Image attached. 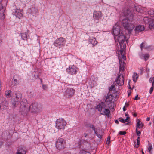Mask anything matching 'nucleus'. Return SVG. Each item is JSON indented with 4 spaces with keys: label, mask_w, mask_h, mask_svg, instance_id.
Here are the masks:
<instances>
[{
    "label": "nucleus",
    "mask_w": 154,
    "mask_h": 154,
    "mask_svg": "<svg viewBox=\"0 0 154 154\" xmlns=\"http://www.w3.org/2000/svg\"><path fill=\"white\" fill-rule=\"evenodd\" d=\"M125 37L124 35L121 34L118 36L117 38L120 47L121 49L119 52L121 55V58L125 60L126 59V57L125 55V48L126 47V44L125 43Z\"/></svg>",
    "instance_id": "obj_1"
},
{
    "label": "nucleus",
    "mask_w": 154,
    "mask_h": 154,
    "mask_svg": "<svg viewBox=\"0 0 154 154\" xmlns=\"http://www.w3.org/2000/svg\"><path fill=\"white\" fill-rule=\"evenodd\" d=\"M42 106L41 104L34 103L30 106L29 110L31 112L37 114L42 111Z\"/></svg>",
    "instance_id": "obj_2"
},
{
    "label": "nucleus",
    "mask_w": 154,
    "mask_h": 154,
    "mask_svg": "<svg viewBox=\"0 0 154 154\" xmlns=\"http://www.w3.org/2000/svg\"><path fill=\"white\" fill-rule=\"evenodd\" d=\"M122 23L125 29H127L128 32H130L133 30L134 27V24L132 23L129 24L127 19L124 18L122 20Z\"/></svg>",
    "instance_id": "obj_3"
},
{
    "label": "nucleus",
    "mask_w": 154,
    "mask_h": 154,
    "mask_svg": "<svg viewBox=\"0 0 154 154\" xmlns=\"http://www.w3.org/2000/svg\"><path fill=\"white\" fill-rule=\"evenodd\" d=\"M66 125V122L63 119H58L56 121V127L59 129L64 130Z\"/></svg>",
    "instance_id": "obj_4"
},
{
    "label": "nucleus",
    "mask_w": 154,
    "mask_h": 154,
    "mask_svg": "<svg viewBox=\"0 0 154 154\" xmlns=\"http://www.w3.org/2000/svg\"><path fill=\"white\" fill-rule=\"evenodd\" d=\"M66 144L65 140L62 138L57 139L55 143L56 147L59 150L63 149L65 147Z\"/></svg>",
    "instance_id": "obj_5"
},
{
    "label": "nucleus",
    "mask_w": 154,
    "mask_h": 154,
    "mask_svg": "<svg viewBox=\"0 0 154 154\" xmlns=\"http://www.w3.org/2000/svg\"><path fill=\"white\" fill-rule=\"evenodd\" d=\"M112 96L111 95H108L105 100V102L106 105L110 108L113 109L116 106V105L113 101H112Z\"/></svg>",
    "instance_id": "obj_6"
},
{
    "label": "nucleus",
    "mask_w": 154,
    "mask_h": 154,
    "mask_svg": "<svg viewBox=\"0 0 154 154\" xmlns=\"http://www.w3.org/2000/svg\"><path fill=\"white\" fill-rule=\"evenodd\" d=\"M66 40L64 38L60 37L57 38L54 42V44L55 46L60 48L65 45Z\"/></svg>",
    "instance_id": "obj_7"
},
{
    "label": "nucleus",
    "mask_w": 154,
    "mask_h": 154,
    "mask_svg": "<svg viewBox=\"0 0 154 154\" xmlns=\"http://www.w3.org/2000/svg\"><path fill=\"white\" fill-rule=\"evenodd\" d=\"M78 70V68L74 65L69 66L66 69V71L68 73L72 75L76 74Z\"/></svg>",
    "instance_id": "obj_8"
},
{
    "label": "nucleus",
    "mask_w": 154,
    "mask_h": 154,
    "mask_svg": "<svg viewBox=\"0 0 154 154\" xmlns=\"http://www.w3.org/2000/svg\"><path fill=\"white\" fill-rule=\"evenodd\" d=\"M75 93V90L72 88H68L65 91L64 96L69 98L73 96Z\"/></svg>",
    "instance_id": "obj_9"
},
{
    "label": "nucleus",
    "mask_w": 154,
    "mask_h": 154,
    "mask_svg": "<svg viewBox=\"0 0 154 154\" xmlns=\"http://www.w3.org/2000/svg\"><path fill=\"white\" fill-rule=\"evenodd\" d=\"M115 82L119 86L123 85L124 82V76L122 74L119 75Z\"/></svg>",
    "instance_id": "obj_10"
},
{
    "label": "nucleus",
    "mask_w": 154,
    "mask_h": 154,
    "mask_svg": "<svg viewBox=\"0 0 154 154\" xmlns=\"http://www.w3.org/2000/svg\"><path fill=\"white\" fill-rule=\"evenodd\" d=\"M113 33L114 35V38L115 39V36L118 35L120 33V26L117 24L113 26Z\"/></svg>",
    "instance_id": "obj_11"
},
{
    "label": "nucleus",
    "mask_w": 154,
    "mask_h": 154,
    "mask_svg": "<svg viewBox=\"0 0 154 154\" xmlns=\"http://www.w3.org/2000/svg\"><path fill=\"white\" fill-rule=\"evenodd\" d=\"M121 54H119L118 56V59L119 60L120 66H119V70L120 71H122L123 72L125 69V63L123 61H122L121 59L120 58Z\"/></svg>",
    "instance_id": "obj_12"
},
{
    "label": "nucleus",
    "mask_w": 154,
    "mask_h": 154,
    "mask_svg": "<svg viewBox=\"0 0 154 154\" xmlns=\"http://www.w3.org/2000/svg\"><path fill=\"white\" fill-rule=\"evenodd\" d=\"M93 16L94 19L99 20L100 19L102 16V13L100 11H95L93 13Z\"/></svg>",
    "instance_id": "obj_13"
},
{
    "label": "nucleus",
    "mask_w": 154,
    "mask_h": 154,
    "mask_svg": "<svg viewBox=\"0 0 154 154\" xmlns=\"http://www.w3.org/2000/svg\"><path fill=\"white\" fill-rule=\"evenodd\" d=\"M2 0H0V3L2 1ZM5 9L0 4V19H3L5 18L4 14Z\"/></svg>",
    "instance_id": "obj_14"
},
{
    "label": "nucleus",
    "mask_w": 154,
    "mask_h": 154,
    "mask_svg": "<svg viewBox=\"0 0 154 154\" xmlns=\"http://www.w3.org/2000/svg\"><path fill=\"white\" fill-rule=\"evenodd\" d=\"M104 105V103L102 102L97 105L96 108L101 112L105 107Z\"/></svg>",
    "instance_id": "obj_15"
},
{
    "label": "nucleus",
    "mask_w": 154,
    "mask_h": 154,
    "mask_svg": "<svg viewBox=\"0 0 154 154\" xmlns=\"http://www.w3.org/2000/svg\"><path fill=\"white\" fill-rule=\"evenodd\" d=\"M125 116H126V119H124L122 118H119V120L123 123H125V122H128L130 119L129 115L128 114H126Z\"/></svg>",
    "instance_id": "obj_16"
},
{
    "label": "nucleus",
    "mask_w": 154,
    "mask_h": 154,
    "mask_svg": "<svg viewBox=\"0 0 154 154\" xmlns=\"http://www.w3.org/2000/svg\"><path fill=\"white\" fill-rule=\"evenodd\" d=\"M89 40L90 43L92 44L93 46L96 45L98 42L96 38L93 37L90 38Z\"/></svg>",
    "instance_id": "obj_17"
},
{
    "label": "nucleus",
    "mask_w": 154,
    "mask_h": 154,
    "mask_svg": "<svg viewBox=\"0 0 154 154\" xmlns=\"http://www.w3.org/2000/svg\"><path fill=\"white\" fill-rule=\"evenodd\" d=\"M135 29L136 32H139L143 31L144 30V28L143 26L139 25L137 26Z\"/></svg>",
    "instance_id": "obj_18"
},
{
    "label": "nucleus",
    "mask_w": 154,
    "mask_h": 154,
    "mask_svg": "<svg viewBox=\"0 0 154 154\" xmlns=\"http://www.w3.org/2000/svg\"><path fill=\"white\" fill-rule=\"evenodd\" d=\"M101 112H102V113H101V115H104L108 117H109L110 111L109 109H105L104 108Z\"/></svg>",
    "instance_id": "obj_19"
},
{
    "label": "nucleus",
    "mask_w": 154,
    "mask_h": 154,
    "mask_svg": "<svg viewBox=\"0 0 154 154\" xmlns=\"http://www.w3.org/2000/svg\"><path fill=\"white\" fill-rule=\"evenodd\" d=\"M33 75L35 78L34 79H36L38 78L40 75V73L37 69H36L33 73Z\"/></svg>",
    "instance_id": "obj_20"
},
{
    "label": "nucleus",
    "mask_w": 154,
    "mask_h": 154,
    "mask_svg": "<svg viewBox=\"0 0 154 154\" xmlns=\"http://www.w3.org/2000/svg\"><path fill=\"white\" fill-rule=\"evenodd\" d=\"M21 36L22 38L24 40H27L29 37V36L26 33H21Z\"/></svg>",
    "instance_id": "obj_21"
},
{
    "label": "nucleus",
    "mask_w": 154,
    "mask_h": 154,
    "mask_svg": "<svg viewBox=\"0 0 154 154\" xmlns=\"http://www.w3.org/2000/svg\"><path fill=\"white\" fill-rule=\"evenodd\" d=\"M16 98L20 99L22 97V94L20 91H16L14 93Z\"/></svg>",
    "instance_id": "obj_22"
},
{
    "label": "nucleus",
    "mask_w": 154,
    "mask_h": 154,
    "mask_svg": "<svg viewBox=\"0 0 154 154\" xmlns=\"http://www.w3.org/2000/svg\"><path fill=\"white\" fill-rule=\"evenodd\" d=\"M141 58H143L145 61H146L149 57V55L148 54H143L140 56Z\"/></svg>",
    "instance_id": "obj_23"
},
{
    "label": "nucleus",
    "mask_w": 154,
    "mask_h": 154,
    "mask_svg": "<svg viewBox=\"0 0 154 154\" xmlns=\"http://www.w3.org/2000/svg\"><path fill=\"white\" fill-rule=\"evenodd\" d=\"M5 100L3 97H0V109H1L2 107V106L3 105V103H6Z\"/></svg>",
    "instance_id": "obj_24"
},
{
    "label": "nucleus",
    "mask_w": 154,
    "mask_h": 154,
    "mask_svg": "<svg viewBox=\"0 0 154 154\" xmlns=\"http://www.w3.org/2000/svg\"><path fill=\"white\" fill-rule=\"evenodd\" d=\"M26 151L23 149H19L17 154H26Z\"/></svg>",
    "instance_id": "obj_25"
},
{
    "label": "nucleus",
    "mask_w": 154,
    "mask_h": 154,
    "mask_svg": "<svg viewBox=\"0 0 154 154\" xmlns=\"http://www.w3.org/2000/svg\"><path fill=\"white\" fill-rule=\"evenodd\" d=\"M138 75L136 73H134L133 76L132 78L133 81L134 83L136 82L137 79H138Z\"/></svg>",
    "instance_id": "obj_26"
},
{
    "label": "nucleus",
    "mask_w": 154,
    "mask_h": 154,
    "mask_svg": "<svg viewBox=\"0 0 154 154\" xmlns=\"http://www.w3.org/2000/svg\"><path fill=\"white\" fill-rule=\"evenodd\" d=\"M11 91L10 90L7 91L5 92V95L7 97H10L11 96Z\"/></svg>",
    "instance_id": "obj_27"
},
{
    "label": "nucleus",
    "mask_w": 154,
    "mask_h": 154,
    "mask_svg": "<svg viewBox=\"0 0 154 154\" xmlns=\"http://www.w3.org/2000/svg\"><path fill=\"white\" fill-rule=\"evenodd\" d=\"M86 126L87 127H89L92 128V129L94 130V132L95 133L96 128L93 125L91 124H87Z\"/></svg>",
    "instance_id": "obj_28"
},
{
    "label": "nucleus",
    "mask_w": 154,
    "mask_h": 154,
    "mask_svg": "<svg viewBox=\"0 0 154 154\" xmlns=\"http://www.w3.org/2000/svg\"><path fill=\"white\" fill-rule=\"evenodd\" d=\"M26 103H24V102L23 101H21L20 103V108L22 109H25V108L26 107Z\"/></svg>",
    "instance_id": "obj_29"
},
{
    "label": "nucleus",
    "mask_w": 154,
    "mask_h": 154,
    "mask_svg": "<svg viewBox=\"0 0 154 154\" xmlns=\"http://www.w3.org/2000/svg\"><path fill=\"white\" fill-rule=\"evenodd\" d=\"M148 14L151 17H154V11L151 10L148 11Z\"/></svg>",
    "instance_id": "obj_30"
},
{
    "label": "nucleus",
    "mask_w": 154,
    "mask_h": 154,
    "mask_svg": "<svg viewBox=\"0 0 154 154\" xmlns=\"http://www.w3.org/2000/svg\"><path fill=\"white\" fill-rule=\"evenodd\" d=\"M78 154H90V153L84 150H82L80 151Z\"/></svg>",
    "instance_id": "obj_31"
},
{
    "label": "nucleus",
    "mask_w": 154,
    "mask_h": 154,
    "mask_svg": "<svg viewBox=\"0 0 154 154\" xmlns=\"http://www.w3.org/2000/svg\"><path fill=\"white\" fill-rule=\"evenodd\" d=\"M129 12L130 11L128 9L125 10V11H124V16L125 17L128 16L129 15Z\"/></svg>",
    "instance_id": "obj_32"
},
{
    "label": "nucleus",
    "mask_w": 154,
    "mask_h": 154,
    "mask_svg": "<svg viewBox=\"0 0 154 154\" xmlns=\"http://www.w3.org/2000/svg\"><path fill=\"white\" fill-rule=\"evenodd\" d=\"M41 83L42 84V87L43 89L45 90H46L47 88V86L46 85H44L42 84V80L41 79H40Z\"/></svg>",
    "instance_id": "obj_33"
},
{
    "label": "nucleus",
    "mask_w": 154,
    "mask_h": 154,
    "mask_svg": "<svg viewBox=\"0 0 154 154\" xmlns=\"http://www.w3.org/2000/svg\"><path fill=\"white\" fill-rule=\"evenodd\" d=\"M18 100L16 101H14L13 102H12V105L13 107L14 108H15L16 106V105H17V104L18 103Z\"/></svg>",
    "instance_id": "obj_34"
},
{
    "label": "nucleus",
    "mask_w": 154,
    "mask_h": 154,
    "mask_svg": "<svg viewBox=\"0 0 154 154\" xmlns=\"http://www.w3.org/2000/svg\"><path fill=\"white\" fill-rule=\"evenodd\" d=\"M140 48H141V50L142 51L143 48H147V46H146L145 45H144V43L143 42L140 44Z\"/></svg>",
    "instance_id": "obj_35"
},
{
    "label": "nucleus",
    "mask_w": 154,
    "mask_h": 154,
    "mask_svg": "<svg viewBox=\"0 0 154 154\" xmlns=\"http://www.w3.org/2000/svg\"><path fill=\"white\" fill-rule=\"evenodd\" d=\"M12 84L14 86L18 84L17 80L16 79H14L12 82Z\"/></svg>",
    "instance_id": "obj_36"
},
{
    "label": "nucleus",
    "mask_w": 154,
    "mask_h": 154,
    "mask_svg": "<svg viewBox=\"0 0 154 154\" xmlns=\"http://www.w3.org/2000/svg\"><path fill=\"white\" fill-rule=\"evenodd\" d=\"M149 82L150 83H152V85L154 83V77H151L149 80Z\"/></svg>",
    "instance_id": "obj_37"
},
{
    "label": "nucleus",
    "mask_w": 154,
    "mask_h": 154,
    "mask_svg": "<svg viewBox=\"0 0 154 154\" xmlns=\"http://www.w3.org/2000/svg\"><path fill=\"white\" fill-rule=\"evenodd\" d=\"M143 20L146 23H149V21L150 20V19L147 17H145L144 18Z\"/></svg>",
    "instance_id": "obj_38"
},
{
    "label": "nucleus",
    "mask_w": 154,
    "mask_h": 154,
    "mask_svg": "<svg viewBox=\"0 0 154 154\" xmlns=\"http://www.w3.org/2000/svg\"><path fill=\"white\" fill-rule=\"evenodd\" d=\"M95 134L99 138H101L102 137V136L101 135L97 133L96 130H95V133L94 132Z\"/></svg>",
    "instance_id": "obj_39"
},
{
    "label": "nucleus",
    "mask_w": 154,
    "mask_h": 154,
    "mask_svg": "<svg viewBox=\"0 0 154 154\" xmlns=\"http://www.w3.org/2000/svg\"><path fill=\"white\" fill-rule=\"evenodd\" d=\"M152 149V147L151 145H149L148 147V150L150 153L151 152V150Z\"/></svg>",
    "instance_id": "obj_40"
},
{
    "label": "nucleus",
    "mask_w": 154,
    "mask_h": 154,
    "mask_svg": "<svg viewBox=\"0 0 154 154\" xmlns=\"http://www.w3.org/2000/svg\"><path fill=\"white\" fill-rule=\"evenodd\" d=\"M126 134V132L125 131H121L119 132V134L121 135H125Z\"/></svg>",
    "instance_id": "obj_41"
},
{
    "label": "nucleus",
    "mask_w": 154,
    "mask_h": 154,
    "mask_svg": "<svg viewBox=\"0 0 154 154\" xmlns=\"http://www.w3.org/2000/svg\"><path fill=\"white\" fill-rule=\"evenodd\" d=\"M154 83L152 85V87H151V88H150V91H149V93L150 94H151L152 92L153 91V89H154Z\"/></svg>",
    "instance_id": "obj_42"
},
{
    "label": "nucleus",
    "mask_w": 154,
    "mask_h": 154,
    "mask_svg": "<svg viewBox=\"0 0 154 154\" xmlns=\"http://www.w3.org/2000/svg\"><path fill=\"white\" fill-rule=\"evenodd\" d=\"M115 89V85H112L110 87L109 90L110 91H112Z\"/></svg>",
    "instance_id": "obj_43"
},
{
    "label": "nucleus",
    "mask_w": 154,
    "mask_h": 154,
    "mask_svg": "<svg viewBox=\"0 0 154 154\" xmlns=\"http://www.w3.org/2000/svg\"><path fill=\"white\" fill-rule=\"evenodd\" d=\"M16 16L17 17L19 18L22 16V14L21 13H17L16 14Z\"/></svg>",
    "instance_id": "obj_44"
},
{
    "label": "nucleus",
    "mask_w": 154,
    "mask_h": 154,
    "mask_svg": "<svg viewBox=\"0 0 154 154\" xmlns=\"http://www.w3.org/2000/svg\"><path fill=\"white\" fill-rule=\"evenodd\" d=\"M8 102L6 101V103H3V105L2 106V107L3 108H5V107H7L8 106Z\"/></svg>",
    "instance_id": "obj_45"
},
{
    "label": "nucleus",
    "mask_w": 154,
    "mask_h": 154,
    "mask_svg": "<svg viewBox=\"0 0 154 154\" xmlns=\"http://www.w3.org/2000/svg\"><path fill=\"white\" fill-rule=\"evenodd\" d=\"M110 137L109 136L107 138V141L106 142V143L107 144H109L110 143Z\"/></svg>",
    "instance_id": "obj_46"
},
{
    "label": "nucleus",
    "mask_w": 154,
    "mask_h": 154,
    "mask_svg": "<svg viewBox=\"0 0 154 154\" xmlns=\"http://www.w3.org/2000/svg\"><path fill=\"white\" fill-rule=\"evenodd\" d=\"M140 122L139 120L137 122V126L138 128H140Z\"/></svg>",
    "instance_id": "obj_47"
},
{
    "label": "nucleus",
    "mask_w": 154,
    "mask_h": 154,
    "mask_svg": "<svg viewBox=\"0 0 154 154\" xmlns=\"http://www.w3.org/2000/svg\"><path fill=\"white\" fill-rule=\"evenodd\" d=\"M136 10L137 11L140 13H142L143 12L142 10H140V8L138 7H137L136 8Z\"/></svg>",
    "instance_id": "obj_48"
},
{
    "label": "nucleus",
    "mask_w": 154,
    "mask_h": 154,
    "mask_svg": "<svg viewBox=\"0 0 154 154\" xmlns=\"http://www.w3.org/2000/svg\"><path fill=\"white\" fill-rule=\"evenodd\" d=\"M137 144L138 145H139L140 144V137H138L137 139Z\"/></svg>",
    "instance_id": "obj_49"
},
{
    "label": "nucleus",
    "mask_w": 154,
    "mask_h": 154,
    "mask_svg": "<svg viewBox=\"0 0 154 154\" xmlns=\"http://www.w3.org/2000/svg\"><path fill=\"white\" fill-rule=\"evenodd\" d=\"M140 99V98L138 97V95H137L136 96L135 98H134V100H139Z\"/></svg>",
    "instance_id": "obj_50"
},
{
    "label": "nucleus",
    "mask_w": 154,
    "mask_h": 154,
    "mask_svg": "<svg viewBox=\"0 0 154 154\" xmlns=\"http://www.w3.org/2000/svg\"><path fill=\"white\" fill-rule=\"evenodd\" d=\"M136 133H137V134L138 136H140V132L139 131H138L137 130V131H136Z\"/></svg>",
    "instance_id": "obj_51"
},
{
    "label": "nucleus",
    "mask_w": 154,
    "mask_h": 154,
    "mask_svg": "<svg viewBox=\"0 0 154 154\" xmlns=\"http://www.w3.org/2000/svg\"><path fill=\"white\" fill-rule=\"evenodd\" d=\"M88 135V133H85L84 134V136L85 137H87Z\"/></svg>",
    "instance_id": "obj_52"
},
{
    "label": "nucleus",
    "mask_w": 154,
    "mask_h": 154,
    "mask_svg": "<svg viewBox=\"0 0 154 154\" xmlns=\"http://www.w3.org/2000/svg\"><path fill=\"white\" fill-rule=\"evenodd\" d=\"M130 82V81H129V83H128L129 88L130 89H132L131 88V87L130 86V84H129Z\"/></svg>",
    "instance_id": "obj_53"
},
{
    "label": "nucleus",
    "mask_w": 154,
    "mask_h": 154,
    "mask_svg": "<svg viewBox=\"0 0 154 154\" xmlns=\"http://www.w3.org/2000/svg\"><path fill=\"white\" fill-rule=\"evenodd\" d=\"M129 105V103H126L125 104V106H126V107H128V106Z\"/></svg>",
    "instance_id": "obj_54"
},
{
    "label": "nucleus",
    "mask_w": 154,
    "mask_h": 154,
    "mask_svg": "<svg viewBox=\"0 0 154 154\" xmlns=\"http://www.w3.org/2000/svg\"><path fill=\"white\" fill-rule=\"evenodd\" d=\"M150 117H147L146 118V121H149L150 120Z\"/></svg>",
    "instance_id": "obj_55"
},
{
    "label": "nucleus",
    "mask_w": 154,
    "mask_h": 154,
    "mask_svg": "<svg viewBox=\"0 0 154 154\" xmlns=\"http://www.w3.org/2000/svg\"><path fill=\"white\" fill-rule=\"evenodd\" d=\"M130 16L132 18V19L131 18V20H133V15H130Z\"/></svg>",
    "instance_id": "obj_56"
},
{
    "label": "nucleus",
    "mask_w": 154,
    "mask_h": 154,
    "mask_svg": "<svg viewBox=\"0 0 154 154\" xmlns=\"http://www.w3.org/2000/svg\"><path fill=\"white\" fill-rule=\"evenodd\" d=\"M115 122L116 123L118 124L119 123V121L117 120L115 121Z\"/></svg>",
    "instance_id": "obj_57"
},
{
    "label": "nucleus",
    "mask_w": 154,
    "mask_h": 154,
    "mask_svg": "<svg viewBox=\"0 0 154 154\" xmlns=\"http://www.w3.org/2000/svg\"><path fill=\"white\" fill-rule=\"evenodd\" d=\"M133 116H134V117H136L137 116V114L134 113L133 114Z\"/></svg>",
    "instance_id": "obj_58"
},
{
    "label": "nucleus",
    "mask_w": 154,
    "mask_h": 154,
    "mask_svg": "<svg viewBox=\"0 0 154 154\" xmlns=\"http://www.w3.org/2000/svg\"><path fill=\"white\" fill-rule=\"evenodd\" d=\"M123 110L124 111H125L126 110V109H125V106L123 108Z\"/></svg>",
    "instance_id": "obj_59"
},
{
    "label": "nucleus",
    "mask_w": 154,
    "mask_h": 154,
    "mask_svg": "<svg viewBox=\"0 0 154 154\" xmlns=\"http://www.w3.org/2000/svg\"><path fill=\"white\" fill-rule=\"evenodd\" d=\"M152 24H149V26H152V25H151Z\"/></svg>",
    "instance_id": "obj_60"
},
{
    "label": "nucleus",
    "mask_w": 154,
    "mask_h": 154,
    "mask_svg": "<svg viewBox=\"0 0 154 154\" xmlns=\"http://www.w3.org/2000/svg\"><path fill=\"white\" fill-rule=\"evenodd\" d=\"M1 82H0V87L1 88Z\"/></svg>",
    "instance_id": "obj_61"
},
{
    "label": "nucleus",
    "mask_w": 154,
    "mask_h": 154,
    "mask_svg": "<svg viewBox=\"0 0 154 154\" xmlns=\"http://www.w3.org/2000/svg\"><path fill=\"white\" fill-rule=\"evenodd\" d=\"M151 122H149V125H151Z\"/></svg>",
    "instance_id": "obj_62"
},
{
    "label": "nucleus",
    "mask_w": 154,
    "mask_h": 154,
    "mask_svg": "<svg viewBox=\"0 0 154 154\" xmlns=\"http://www.w3.org/2000/svg\"><path fill=\"white\" fill-rule=\"evenodd\" d=\"M152 24H153V25L154 26V22H152Z\"/></svg>",
    "instance_id": "obj_63"
},
{
    "label": "nucleus",
    "mask_w": 154,
    "mask_h": 154,
    "mask_svg": "<svg viewBox=\"0 0 154 154\" xmlns=\"http://www.w3.org/2000/svg\"><path fill=\"white\" fill-rule=\"evenodd\" d=\"M153 122H154V118L153 119Z\"/></svg>",
    "instance_id": "obj_64"
}]
</instances>
